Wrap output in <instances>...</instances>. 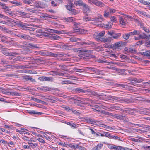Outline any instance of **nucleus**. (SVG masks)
<instances>
[{
	"label": "nucleus",
	"instance_id": "nucleus-5",
	"mask_svg": "<svg viewBox=\"0 0 150 150\" xmlns=\"http://www.w3.org/2000/svg\"><path fill=\"white\" fill-rule=\"evenodd\" d=\"M74 91L76 92L79 93H86L90 92L89 89L83 90L82 89L76 88L74 90Z\"/></svg>",
	"mask_w": 150,
	"mask_h": 150
},
{
	"label": "nucleus",
	"instance_id": "nucleus-19",
	"mask_svg": "<svg viewBox=\"0 0 150 150\" xmlns=\"http://www.w3.org/2000/svg\"><path fill=\"white\" fill-rule=\"evenodd\" d=\"M32 99H33L36 102H37L38 103H41L42 104H47V103L45 101H42L40 99L34 98L33 97H32Z\"/></svg>",
	"mask_w": 150,
	"mask_h": 150
},
{
	"label": "nucleus",
	"instance_id": "nucleus-17",
	"mask_svg": "<svg viewBox=\"0 0 150 150\" xmlns=\"http://www.w3.org/2000/svg\"><path fill=\"white\" fill-rule=\"evenodd\" d=\"M112 37H109L108 38H102L101 41L103 42H111Z\"/></svg>",
	"mask_w": 150,
	"mask_h": 150
},
{
	"label": "nucleus",
	"instance_id": "nucleus-36",
	"mask_svg": "<svg viewBox=\"0 0 150 150\" xmlns=\"http://www.w3.org/2000/svg\"><path fill=\"white\" fill-rule=\"evenodd\" d=\"M121 34L120 33H115L112 36V38H113L114 39H117L118 38L121 36Z\"/></svg>",
	"mask_w": 150,
	"mask_h": 150
},
{
	"label": "nucleus",
	"instance_id": "nucleus-14",
	"mask_svg": "<svg viewBox=\"0 0 150 150\" xmlns=\"http://www.w3.org/2000/svg\"><path fill=\"white\" fill-rule=\"evenodd\" d=\"M82 6L83 7V9L86 12H89L90 11V9L89 7L86 4L83 3Z\"/></svg>",
	"mask_w": 150,
	"mask_h": 150
},
{
	"label": "nucleus",
	"instance_id": "nucleus-51",
	"mask_svg": "<svg viewBox=\"0 0 150 150\" xmlns=\"http://www.w3.org/2000/svg\"><path fill=\"white\" fill-rule=\"evenodd\" d=\"M31 0H23V1L26 4H31Z\"/></svg>",
	"mask_w": 150,
	"mask_h": 150
},
{
	"label": "nucleus",
	"instance_id": "nucleus-29",
	"mask_svg": "<svg viewBox=\"0 0 150 150\" xmlns=\"http://www.w3.org/2000/svg\"><path fill=\"white\" fill-rule=\"evenodd\" d=\"M28 144L30 146H31L32 148H35L38 146L37 143H33L30 142H28Z\"/></svg>",
	"mask_w": 150,
	"mask_h": 150
},
{
	"label": "nucleus",
	"instance_id": "nucleus-52",
	"mask_svg": "<svg viewBox=\"0 0 150 150\" xmlns=\"http://www.w3.org/2000/svg\"><path fill=\"white\" fill-rule=\"evenodd\" d=\"M4 127L6 128L10 129L12 130H13L14 129V127L12 125H5L4 126Z\"/></svg>",
	"mask_w": 150,
	"mask_h": 150
},
{
	"label": "nucleus",
	"instance_id": "nucleus-23",
	"mask_svg": "<svg viewBox=\"0 0 150 150\" xmlns=\"http://www.w3.org/2000/svg\"><path fill=\"white\" fill-rule=\"evenodd\" d=\"M52 74L53 75H59L60 76H64V73H62L59 72L57 71H52Z\"/></svg>",
	"mask_w": 150,
	"mask_h": 150
},
{
	"label": "nucleus",
	"instance_id": "nucleus-50",
	"mask_svg": "<svg viewBox=\"0 0 150 150\" xmlns=\"http://www.w3.org/2000/svg\"><path fill=\"white\" fill-rule=\"evenodd\" d=\"M132 125H137L138 126H139L140 127H142L144 128H147L146 127V125H139V124H135L132 123Z\"/></svg>",
	"mask_w": 150,
	"mask_h": 150
},
{
	"label": "nucleus",
	"instance_id": "nucleus-25",
	"mask_svg": "<svg viewBox=\"0 0 150 150\" xmlns=\"http://www.w3.org/2000/svg\"><path fill=\"white\" fill-rule=\"evenodd\" d=\"M43 87V88H46L45 89H44L43 88H40V87H38V88H37V89L39 90V89H40V90H43V91L44 92H46L47 91H49L50 90H53L51 88H50V87H47V86H46V87Z\"/></svg>",
	"mask_w": 150,
	"mask_h": 150
},
{
	"label": "nucleus",
	"instance_id": "nucleus-41",
	"mask_svg": "<svg viewBox=\"0 0 150 150\" xmlns=\"http://www.w3.org/2000/svg\"><path fill=\"white\" fill-rule=\"evenodd\" d=\"M89 90L90 91L89 92H91V94L92 95L96 96L99 99V93H98L95 92L93 91L92 92H91L90 91L91 90Z\"/></svg>",
	"mask_w": 150,
	"mask_h": 150
},
{
	"label": "nucleus",
	"instance_id": "nucleus-47",
	"mask_svg": "<svg viewBox=\"0 0 150 150\" xmlns=\"http://www.w3.org/2000/svg\"><path fill=\"white\" fill-rule=\"evenodd\" d=\"M140 33H142L141 31L140 30H135L133 32L134 35H139Z\"/></svg>",
	"mask_w": 150,
	"mask_h": 150
},
{
	"label": "nucleus",
	"instance_id": "nucleus-42",
	"mask_svg": "<svg viewBox=\"0 0 150 150\" xmlns=\"http://www.w3.org/2000/svg\"><path fill=\"white\" fill-rule=\"evenodd\" d=\"M74 23V29H75L76 30V31H75V32H80V30L81 31L82 30L81 29H77L78 28V27H77V23Z\"/></svg>",
	"mask_w": 150,
	"mask_h": 150
},
{
	"label": "nucleus",
	"instance_id": "nucleus-24",
	"mask_svg": "<svg viewBox=\"0 0 150 150\" xmlns=\"http://www.w3.org/2000/svg\"><path fill=\"white\" fill-rule=\"evenodd\" d=\"M120 105H117V106H112L111 107V108L113 109H116L117 110H119L120 111H122V109L120 108Z\"/></svg>",
	"mask_w": 150,
	"mask_h": 150
},
{
	"label": "nucleus",
	"instance_id": "nucleus-38",
	"mask_svg": "<svg viewBox=\"0 0 150 150\" xmlns=\"http://www.w3.org/2000/svg\"><path fill=\"white\" fill-rule=\"evenodd\" d=\"M37 59L35 60L37 62H39L40 63H43L45 61L43 59V58L42 57H40L39 58H37Z\"/></svg>",
	"mask_w": 150,
	"mask_h": 150
},
{
	"label": "nucleus",
	"instance_id": "nucleus-35",
	"mask_svg": "<svg viewBox=\"0 0 150 150\" xmlns=\"http://www.w3.org/2000/svg\"><path fill=\"white\" fill-rule=\"evenodd\" d=\"M93 37L94 38L96 39V40L97 41L100 40L101 41L102 38L98 36V35L97 34V33L96 34H94L93 35Z\"/></svg>",
	"mask_w": 150,
	"mask_h": 150
},
{
	"label": "nucleus",
	"instance_id": "nucleus-37",
	"mask_svg": "<svg viewBox=\"0 0 150 150\" xmlns=\"http://www.w3.org/2000/svg\"><path fill=\"white\" fill-rule=\"evenodd\" d=\"M54 33H55L57 34H67V33H66V32L62 30V31H58L57 30H54Z\"/></svg>",
	"mask_w": 150,
	"mask_h": 150
},
{
	"label": "nucleus",
	"instance_id": "nucleus-61",
	"mask_svg": "<svg viewBox=\"0 0 150 150\" xmlns=\"http://www.w3.org/2000/svg\"><path fill=\"white\" fill-rule=\"evenodd\" d=\"M73 70L77 72H82L81 69H78L76 67L74 68L73 69Z\"/></svg>",
	"mask_w": 150,
	"mask_h": 150
},
{
	"label": "nucleus",
	"instance_id": "nucleus-30",
	"mask_svg": "<svg viewBox=\"0 0 150 150\" xmlns=\"http://www.w3.org/2000/svg\"><path fill=\"white\" fill-rule=\"evenodd\" d=\"M121 101H124L125 102H127L128 103H132L134 101L132 99H123L121 100Z\"/></svg>",
	"mask_w": 150,
	"mask_h": 150
},
{
	"label": "nucleus",
	"instance_id": "nucleus-26",
	"mask_svg": "<svg viewBox=\"0 0 150 150\" xmlns=\"http://www.w3.org/2000/svg\"><path fill=\"white\" fill-rule=\"evenodd\" d=\"M28 112L30 114H40L41 115V113L40 112H35L34 110H29L28 111Z\"/></svg>",
	"mask_w": 150,
	"mask_h": 150
},
{
	"label": "nucleus",
	"instance_id": "nucleus-27",
	"mask_svg": "<svg viewBox=\"0 0 150 150\" xmlns=\"http://www.w3.org/2000/svg\"><path fill=\"white\" fill-rule=\"evenodd\" d=\"M28 47L32 48H38L39 47L37 46V45H35L32 43H29L28 44Z\"/></svg>",
	"mask_w": 150,
	"mask_h": 150
},
{
	"label": "nucleus",
	"instance_id": "nucleus-55",
	"mask_svg": "<svg viewBox=\"0 0 150 150\" xmlns=\"http://www.w3.org/2000/svg\"><path fill=\"white\" fill-rule=\"evenodd\" d=\"M10 56H15V55H18L20 54L19 53H17L16 52H10Z\"/></svg>",
	"mask_w": 150,
	"mask_h": 150
},
{
	"label": "nucleus",
	"instance_id": "nucleus-53",
	"mask_svg": "<svg viewBox=\"0 0 150 150\" xmlns=\"http://www.w3.org/2000/svg\"><path fill=\"white\" fill-rule=\"evenodd\" d=\"M112 69L115 71H118L119 73H120V72H122V69H118V68H116L115 67H112Z\"/></svg>",
	"mask_w": 150,
	"mask_h": 150
},
{
	"label": "nucleus",
	"instance_id": "nucleus-28",
	"mask_svg": "<svg viewBox=\"0 0 150 150\" xmlns=\"http://www.w3.org/2000/svg\"><path fill=\"white\" fill-rule=\"evenodd\" d=\"M69 40L71 42H76L79 40H81V39L77 38L75 37H72L70 38Z\"/></svg>",
	"mask_w": 150,
	"mask_h": 150
},
{
	"label": "nucleus",
	"instance_id": "nucleus-20",
	"mask_svg": "<svg viewBox=\"0 0 150 150\" xmlns=\"http://www.w3.org/2000/svg\"><path fill=\"white\" fill-rule=\"evenodd\" d=\"M87 122L93 124L94 123H98L99 122H100V121H96L94 120H93L91 118H88V121H87Z\"/></svg>",
	"mask_w": 150,
	"mask_h": 150
},
{
	"label": "nucleus",
	"instance_id": "nucleus-32",
	"mask_svg": "<svg viewBox=\"0 0 150 150\" xmlns=\"http://www.w3.org/2000/svg\"><path fill=\"white\" fill-rule=\"evenodd\" d=\"M103 145L102 144H99L96 146L94 147V149L95 150H99L103 146Z\"/></svg>",
	"mask_w": 150,
	"mask_h": 150
},
{
	"label": "nucleus",
	"instance_id": "nucleus-57",
	"mask_svg": "<svg viewBox=\"0 0 150 150\" xmlns=\"http://www.w3.org/2000/svg\"><path fill=\"white\" fill-rule=\"evenodd\" d=\"M59 67H61L62 70L65 71H67V69L66 68L65 65H59Z\"/></svg>",
	"mask_w": 150,
	"mask_h": 150
},
{
	"label": "nucleus",
	"instance_id": "nucleus-16",
	"mask_svg": "<svg viewBox=\"0 0 150 150\" xmlns=\"http://www.w3.org/2000/svg\"><path fill=\"white\" fill-rule=\"evenodd\" d=\"M49 38L51 40L54 39L56 40H58L60 38V36H58L55 34L54 35H51L50 36H49Z\"/></svg>",
	"mask_w": 150,
	"mask_h": 150
},
{
	"label": "nucleus",
	"instance_id": "nucleus-62",
	"mask_svg": "<svg viewBox=\"0 0 150 150\" xmlns=\"http://www.w3.org/2000/svg\"><path fill=\"white\" fill-rule=\"evenodd\" d=\"M11 95H12V96H19V94L17 92H10V94Z\"/></svg>",
	"mask_w": 150,
	"mask_h": 150
},
{
	"label": "nucleus",
	"instance_id": "nucleus-54",
	"mask_svg": "<svg viewBox=\"0 0 150 150\" xmlns=\"http://www.w3.org/2000/svg\"><path fill=\"white\" fill-rule=\"evenodd\" d=\"M11 2L15 5V6H18L20 5L21 4V3L19 2H16V1H11Z\"/></svg>",
	"mask_w": 150,
	"mask_h": 150
},
{
	"label": "nucleus",
	"instance_id": "nucleus-7",
	"mask_svg": "<svg viewBox=\"0 0 150 150\" xmlns=\"http://www.w3.org/2000/svg\"><path fill=\"white\" fill-rule=\"evenodd\" d=\"M17 25L19 27H20V28L23 30H24L26 26H28V25L25 23H24L21 21H19L16 23Z\"/></svg>",
	"mask_w": 150,
	"mask_h": 150
},
{
	"label": "nucleus",
	"instance_id": "nucleus-44",
	"mask_svg": "<svg viewBox=\"0 0 150 150\" xmlns=\"http://www.w3.org/2000/svg\"><path fill=\"white\" fill-rule=\"evenodd\" d=\"M120 57L123 59L126 60L129 59V58L128 57L124 55L121 54L120 55Z\"/></svg>",
	"mask_w": 150,
	"mask_h": 150
},
{
	"label": "nucleus",
	"instance_id": "nucleus-43",
	"mask_svg": "<svg viewBox=\"0 0 150 150\" xmlns=\"http://www.w3.org/2000/svg\"><path fill=\"white\" fill-rule=\"evenodd\" d=\"M136 52V51L134 49H132L131 48H129L128 50V53H135Z\"/></svg>",
	"mask_w": 150,
	"mask_h": 150
},
{
	"label": "nucleus",
	"instance_id": "nucleus-39",
	"mask_svg": "<svg viewBox=\"0 0 150 150\" xmlns=\"http://www.w3.org/2000/svg\"><path fill=\"white\" fill-rule=\"evenodd\" d=\"M3 92L4 93H6L7 94H8V93L10 94V92H11V91H10L12 90V89L8 88L7 89H3Z\"/></svg>",
	"mask_w": 150,
	"mask_h": 150
},
{
	"label": "nucleus",
	"instance_id": "nucleus-56",
	"mask_svg": "<svg viewBox=\"0 0 150 150\" xmlns=\"http://www.w3.org/2000/svg\"><path fill=\"white\" fill-rule=\"evenodd\" d=\"M115 149V150H124V148L121 146H116Z\"/></svg>",
	"mask_w": 150,
	"mask_h": 150
},
{
	"label": "nucleus",
	"instance_id": "nucleus-40",
	"mask_svg": "<svg viewBox=\"0 0 150 150\" xmlns=\"http://www.w3.org/2000/svg\"><path fill=\"white\" fill-rule=\"evenodd\" d=\"M77 146L76 148L79 150H86V149L84 147L79 146V145L77 144Z\"/></svg>",
	"mask_w": 150,
	"mask_h": 150
},
{
	"label": "nucleus",
	"instance_id": "nucleus-33",
	"mask_svg": "<svg viewBox=\"0 0 150 150\" xmlns=\"http://www.w3.org/2000/svg\"><path fill=\"white\" fill-rule=\"evenodd\" d=\"M94 43L93 42L89 41L87 42H82L81 43L82 45H94Z\"/></svg>",
	"mask_w": 150,
	"mask_h": 150
},
{
	"label": "nucleus",
	"instance_id": "nucleus-9",
	"mask_svg": "<svg viewBox=\"0 0 150 150\" xmlns=\"http://www.w3.org/2000/svg\"><path fill=\"white\" fill-rule=\"evenodd\" d=\"M2 8L3 9L5 10V11L6 12L8 13V14L11 15L12 16V12L11 11L10 9H9V7L4 5L2 6Z\"/></svg>",
	"mask_w": 150,
	"mask_h": 150
},
{
	"label": "nucleus",
	"instance_id": "nucleus-22",
	"mask_svg": "<svg viewBox=\"0 0 150 150\" xmlns=\"http://www.w3.org/2000/svg\"><path fill=\"white\" fill-rule=\"evenodd\" d=\"M143 35H142L141 33H140L139 35V39H144L145 38L147 39V38L148 37L147 35L145 33H143Z\"/></svg>",
	"mask_w": 150,
	"mask_h": 150
},
{
	"label": "nucleus",
	"instance_id": "nucleus-45",
	"mask_svg": "<svg viewBox=\"0 0 150 150\" xmlns=\"http://www.w3.org/2000/svg\"><path fill=\"white\" fill-rule=\"evenodd\" d=\"M18 14L23 17H25L27 16V13L25 12H23L20 11H18Z\"/></svg>",
	"mask_w": 150,
	"mask_h": 150
},
{
	"label": "nucleus",
	"instance_id": "nucleus-15",
	"mask_svg": "<svg viewBox=\"0 0 150 150\" xmlns=\"http://www.w3.org/2000/svg\"><path fill=\"white\" fill-rule=\"evenodd\" d=\"M23 66L10 65L9 68L12 69H22L23 68Z\"/></svg>",
	"mask_w": 150,
	"mask_h": 150
},
{
	"label": "nucleus",
	"instance_id": "nucleus-60",
	"mask_svg": "<svg viewBox=\"0 0 150 150\" xmlns=\"http://www.w3.org/2000/svg\"><path fill=\"white\" fill-rule=\"evenodd\" d=\"M92 18L89 17H85L83 18L84 20L86 21H92Z\"/></svg>",
	"mask_w": 150,
	"mask_h": 150
},
{
	"label": "nucleus",
	"instance_id": "nucleus-48",
	"mask_svg": "<svg viewBox=\"0 0 150 150\" xmlns=\"http://www.w3.org/2000/svg\"><path fill=\"white\" fill-rule=\"evenodd\" d=\"M116 145H115L112 144H110L108 145V147L110 149H115V148H116Z\"/></svg>",
	"mask_w": 150,
	"mask_h": 150
},
{
	"label": "nucleus",
	"instance_id": "nucleus-11",
	"mask_svg": "<svg viewBox=\"0 0 150 150\" xmlns=\"http://www.w3.org/2000/svg\"><path fill=\"white\" fill-rule=\"evenodd\" d=\"M140 54L142 55L146 56L147 57H150V50H145V52H140Z\"/></svg>",
	"mask_w": 150,
	"mask_h": 150
},
{
	"label": "nucleus",
	"instance_id": "nucleus-8",
	"mask_svg": "<svg viewBox=\"0 0 150 150\" xmlns=\"http://www.w3.org/2000/svg\"><path fill=\"white\" fill-rule=\"evenodd\" d=\"M80 99L81 100H77L76 101H78V103H83L84 104H86L88 105H89L90 104L88 103H83L82 101H90V99L88 98H80Z\"/></svg>",
	"mask_w": 150,
	"mask_h": 150
},
{
	"label": "nucleus",
	"instance_id": "nucleus-58",
	"mask_svg": "<svg viewBox=\"0 0 150 150\" xmlns=\"http://www.w3.org/2000/svg\"><path fill=\"white\" fill-rule=\"evenodd\" d=\"M113 24L110 23H108L105 26V27L106 28H111V26Z\"/></svg>",
	"mask_w": 150,
	"mask_h": 150
},
{
	"label": "nucleus",
	"instance_id": "nucleus-4",
	"mask_svg": "<svg viewBox=\"0 0 150 150\" xmlns=\"http://www.w3.org/2000/svg\"><path fill=\"white\" fill-rule=\"evenodd\" d=\"M89 1L98 6L103 7L104 5L103 3L97 0H89Z\"/></svg>",
	"mask_w": 150,
	"mask_h": 150
},
{
	"label": "nucleus",
	"instance_id": "nucleus-12",
	"mask_svg": "<svg viewBox=\"0 0 150 150\" xmlns=\"http://www.w3.org/2000/svg\"><path fill=\"white\" fill-rule=\"evenodd\" d=\"M120 47V44L119 42H117L111 45V48L113 50L115 49H119Z\"/></svg>",
	"mask_w": 150,
	"mask_h": 150
},
{
	"label": "nucleus",
	"instance_id": "nucleus-1",
	"mask_svg": "<svg viewBox=\"0 0 150 150\" xmlns=\"http://www.w3.org/2000/svg\"><path fill=\"white\" fill-rule=\"evenodd\" d=\"M110 116H112L113 117H115L120 120H128V118L125 116H123L118 114H113L112 113H110Z\"/></svg>",
	"mask_w": 150,
	"mask_h": 150
},
{
	"label": "nucleus",
	"instance_id": "nucleus-31",
	"mask_svg": "<svg viewBox=\"0 0 150 150\" xmlns=\"http://www.w3.org/2000/svg\"><path fill=\"white\" fill-rule=\"evenodd\" d=\"M65 20L66 21L68 22H73L75 21V18L73 17H70L66 18Z\"/></svg>",
	"mask_w": 150,
	"mask_h": 150
},
{
	"label": "nucleus",
	"instance_id": "nucleus-13",
	"mask_svg": "<svg viewBox=\"0 0 150 150\" xmlns=\"http://www.w3.org/2000/svg\"><path fill=\"white\" fill-rule=\"evenodd\" d=\"M74 52H86V53H91L92 52L91 51H88L86 50H80V48H79L78 49H74Z\"/></svg>",
	"mask_w": 150,
	"mask_h": 150
},
{
	"label": "nucleus",
	"instance_id": "nucleus-64",
	"mask_svg": "<svg viewBox=\"0 0 150 150\" xmlns=\"http://www.w3.org/2000/svg\"><path fill=\"white\" fill-rule=\"evenodd\" d=\"M142 148L146 150H150V146H144Z\"/></svg>",
	"mask_w": 150,
	"mask_h": 150
},
{
	"label": "nucleus",
	"instance_id": "nucleus-21",
	"mask_svg": "<svg viewBox=\"0 0 150 150\" xmlns=\"http://www.w3.org/2000/svg\"><path fill=\"white\" fill-rule=\"evenodd\" d=\"M92 72L97 74H101V71L100 70L94 68H93V69H92Z\"/></svg>",
	"mask_w": 150,
	"mask_h": 150
},
{
	"label": "nucleus",
	"instance_id": "nucleus-18",
	"mask_svg": "<svg viewBox=\"0 0 150 150\" xmlns=\"http://www.w3.org/2000/svg\"><path fill=\"white\" fill-rule=\"evenodd\" d=\"M83 2L82 0H78V1H75L74 4L76 6H82Z\"/></svg>",
	"mask_w": 150,
	"mask_h": 150
},
{
	"label": "nucleus",
	"instance_id": "nucleus-46",
	"mask_svg": "<svg viewBox=\"0 0 150 150\" xmlns=\"http://www.w3.org/2000/svg\"><path fill=\"white\" fill-rule=\"evenodd\" d=\"M120 24L123 25H124L125 24L124 19L122 16L120 18Z\"/></svg>",
	"mask_w": 150,
	"mask_h": 150
},
{
	"label": "nucleus",
	"instance_id": "nucleus-59",
	"mask_svg": "<svg viewBox=\"0 0 150 150\" xmlns=\"http://www.w3.org/2000/svg\"><path fill=\"white\" fill-rule=\"evenodd\" d=\"M129 37V36L128 33L127 34H125L123 35V38L126 40L128 39Z\"/></svg>",
	"mask_w": 150,
	"mask_h": 150
},
{
	"label": "nucleus",
	"instance_id": "nucleus-34",
	"mask_svg": "<svg viewBox=\"0 0 150 150\" xmlns=\"http://www.w3.org/2000/svg\"><path fill=\"white\" fill-rule=\"evenodd\" d=\"M0 18H1L3 19L8 18V21H9V22H10L11 21H11L12 19L11 18H9L8 17L5 16L1 13H0Z\"/></svg>",
	"mask_w": 150,
	"mask_h": 150
},
{
	"label": "nucleus",
	"instance_id": "nucleus-49",
	"mask_svg": "<svg viewBox=\"0 0 150 150\" xmlns=\"http://www.w3.org/2000/svg\"><path fill=\"white\" fill-rule=\"evenodd\" d=\"M73 45H64V47L66 50H68L69 48H71Z\"/></svg>",
	"mask_w": 150,
	"mask_h": 150
},
{
	"label": "nucleus",
	"instance_id": "nucleus-10",
	"mask_svg": "<svg viewBox=\"0 0 150 150\" xmlns=\"http://www.w3.org/2000/svg\"><path fill=\"white\" fill-rule=\"evenodd\" d=\"M39 80L43 81H50L52 79V77L42 76L38 78Z\"/></svg>",
	"mask_w": 150,
	"mask_h": 150
},
{
	"label": "nucleus",
	"instance_id": "nucleus-63",
	"mask_svg": "<svg viewBox=\"0 0 150 150\" xmlns=\"http://www.w3.org/2000/svg\"><path fill=\"white\" fill-rule=\"evenodd\" d=\"M105 34V32L104 31H102L99 33H97V34L98 35V36H100V37H101L103 36Z\"/></svg>",
	"mask_w": 150,
	"mask_h": 150
},
{
	"label": "nucleus",
	"instance_id": "nucleus-3",
	"mask_svg": "<svg viewBox=\"0 0 150 150\" xmlns=\"http://www.w3.org/2000/svg\"><path fill=\"white\" fill-rule=\"evenodd\" d=\"M23 80L24 81H31L33 82H35L36 81L34 79H33L31 76L26 75L23 76Z\"/></svg>",
	"mask_w": 150,
	"mask_h": 150
},
{
	"label": "nucleus",
	"instance_id": "nucleus-2",
	"mask_svg": "<svg viewBox=\"0 0 150 150\" xmlns=\"http://www.w3.org/2000/svg\"><path fill=\"white\" fill-rule=\"evenodd\" d=\"M16 35L19 37L21 39H23L25 40H31L32 38L29 35L22 33H18L15 34Z\"/></svg>",
	"mask_w": 150,
	"mask_h": 150
},
{
	"label": "nucleus",
	"instance_id": "nucleus-6",
	"mask_svg": "<svg viewBox=\"0 0 150 150\" xmlns=\"http://www.w3.org/2000/svg\"><path fill=\"white\" fill-rule=\"evenodd\" d=\"M102 16H100L98 17H95L92 18V21H94L96 25H98L100 23V22L103 20Z\"/></svg>",
	"mask_w": 150,
	"mask_h": 150
}]
</instances>
